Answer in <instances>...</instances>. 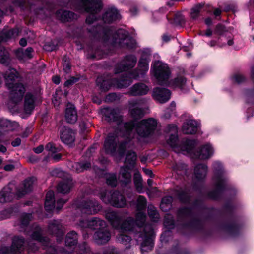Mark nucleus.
Returning a JSON list of instances; mask_svg holds the SVG:
<instances>
[{"label": "nucleus", "instance_id": "nucleus-22", "mask_svg": "<svg viewBox=\"0 0 254 254\" xmlns=\"http://www.w3.org/2000/svg\"><path fill=\"white\" fill-rule=\"evenodd\" d=\"M137 62L136 58L133 55L126 56L120 64L121 71H126L133 67Z\"/></svg>", "mask_w": 254, "mask_h": 254}, {"label": "nucleus", "instance_id": "nucleus-5", "mask_svg": "<svg viewBox=\"0 0 254 254\" xmlns=\"http://www.w3.org/2000/svg\"><path fill=\"white\" fill-rule=\"evenodd\" d=\"M100 198L105 203L110 204L116 207H123L126 205V198L118 191L102 192Z\"/></svg>", "mask_w": 254, "mask_h": 254}, {"label": "nucleus", "instance_id": "nucleus-12", "mask_svg": "<svg viewBox=\"0 0 254 254\" xmlns=\"http://www.w3.org/2000/svg\"><path fill=\"white\" fill-rule=\"evenodd\" d=\"M142 100H133L129 102V108L130 115L134 119L141 118L143 116V111L141 105Z\"/></svg>", "mask_w": 254, "mask_h": 254}, {"label": "nucleus", "instance_id": "nucleus-43", "mask_svg": "<svg viewBox=\"0 0 254 254\" xmlns=\"http://www.w3.org/2000/svg\"><path fill=\"white\" fill-rule=\"evenodd\" d=\"M148 214L150 219L154 222L157 221L159 219V215L156 208L152 205L148 207Z\"/></svg>", "mask_w": 254, "mask_h": 254}, {"label": "nucleus", "instance_id": "nucleus-61", "mask_svg": "<svg viewBox=\"0 0 254 254\" xmlns=\"http://www.w3.org/2000/svg\"><path fill=\"white\" fill-rule=\"evenodd\" d=\"M226 31V27L220 24H218L215 28V32L219 35L223 34Z\"/></svg>", "mask_w": 254, "mask_h": 254}, {"label": "nucleus", "instance_id": "nucleus-9", "mask_svg": "<svg viewBox=\"0 0 254 254\" xmlns=\"http://www.w3.org/2000/svg\"><path fill=\"white\" fill-rule=\"evenodd\" d=\"M24 244V239L18 237H14L10 249L6 246H3L0 250V254H16L20 253Z\"/></svg>", "mask_w": 254, "mask_h": 254}, {"label": "nucleus", "instance_id": "nucleus-31", "mask_svg": "<svg viewBox=\"0 0 254 254\" xmlns=\"http://www.w3.org/2000/svg\"><path fill=\"white\" fill-rule=\"evenodd\" d=\"M212 147L209 145L202 146L199 152L196 154V157L200 159H207L212 154Z\"/></svg>", "mask_w": 254, "mask_h": 254}, {"label": "nucleus", "instance_id": "nucleus-40", "mask_svg": "<svg viewBox=\"0 0 254 254\" xmlns=\"http://www.w3.org/2000/svg\"><path fill=\"white\" fill-rule=\"evenodd\" d=\"M204 8V4H197L191 9L190 17L193 19H196L200 15L202 9Z\"/></svg>", "mask_w": 254, "mask_h": 254}, {"label": "nucleus", "instance_id": "nucleus-10", "mask_svg": "<svg viewBox=\"0 0 254 254\" xmlns=\"http://www.w3.org/2000/svg\"><path fill=\"white\" fill-rule=\"evenodd\" d=\"M117 132H119V131H116V135H114L112 134L111 133H110L109 135L108 136L107 138L105 141L104 148L105 150V152L107 154H110L111 155H114L116 151V138L119 135V134L117 133ZM121 136L125 137H126L128 140H130L131 138L133 137V135L131 134V137L130 138L129 137V136L128 135H120Z\"/></svg>", "mask_w": 254, "mask_h": 254}, {"label": "nucleus", "instance_id": "nucleus-34", "mask_svg": "<svg viewBox=\"0 0 254 254\" xmlns=\"http://www.w3.org/2000/svg\"><path fill=\"white\" fill-rule=\"evenodd\" d=\"M207 166L203 164H199L194 169V174L198 179L205 178L207 173Z\"/></svg>", "mask_w": 254, "mask_h": 254}, {"label": "nucleus", "instance_id": "nucleus-41", "mask_svg": "<svg viewBox=\"0 0 254 254\" xmlns=\"http://www.w3.org/2000/svg\"><path fill=\"white\" fill-rule=\"evenodd\" d=\"M31 1H33L34 4L37 2L36 0H14L13 3L20 7H29L31 9L32 5V3L31 2Z\"/></svg>", "mask_w": 254, "mask_h": 254}, {"label": "nucleus", "instance_id": "nucleus-11", "mask_svg": "<svg viewBox=\"0 0 254 254\" xmlns=\"http://www.w3.org/2000/svg\"><path fill=\"white\" fill-rule=\"evenodd\" d=\"M101 208V206L95 200H88L83 203L81 210L83 213L92 215L98 212Z\"/></svg>", "mask_w": 254, "mask_h": 254}, {"label": "nucleus", "instance_id": "nucleus-1", "mask_svg": "<svg viewBox=\"0 0 254 254\" xmlns=\"http://www.w3.org/2000/svg\"><path fill=\"white\" fill-rule=\"evenodd\" d=\"M18 76V73L13 68L9 69L4 76L5 85L10 90V99L8 103L9 108L12 109L20 103L25 92L23 84L15 83V79L17 78Z\"/></svg>", "mask_w": 254, "mask_h": 254}, {"label": "nucleus", "instance_id": "nucleus-32", "mask_svg": "<svg viewBox=\"0 0 254 254\" xmlns=\"http://www.w3.org/2000/svg\"><path fill=\"white\" fill-rule=\"evenodd\" d=\"M34 107V98L30 93H27L25 97L24 110L26 113H30Z\"/></svg>", "mask_w": 254, "mask_h": 254}, {"label": "nucleus", "instance_id": "nucleus-13", "mask_svg": "<svg viewBox=\"0 0 254 254\" xmlns=\"http://www.w3.org/2000/svg\"><path fill=\"white\" fill-rule=\"evenodd\" d=\"M153 97L161 103L167 102L170 98V91L164 88L156 87L153 89Z\"/></svg>", "mask_w": 254, "mask_h": 254}, {"label": "nucleus", "instance_id": "nucleus-6", "mask_svg": "<svg viewBox=\"0 0 254 254\" xmlns=\"http://www.w3.org/2000/svg\"><path fill=\"white\" fill-rule=\"evenodd\" d=\"M157 122L153 119L143 120L137 124L136 131L141 137H147L155 129Z\"/></svg>", "mask_w": 254, "mask_h": 254}, {"label": "nucleus", "instance_id": "nucleus-21", "mask_svg": "<svg viewBox=\"0 0 254 254\" xmlns=\"http://www.w3.org/2000/svg\"><path fill=\"white\" fill-rule=\"evenodd\" d=\"M197 131V125L196 121L190 120L184 123L182 126V131L187 134H192Z\"/></svg>", "mask_w": 254, "mask_h": 254}, {"label": "nucleus", "instance_id": "nucleus-60", "mask_svg": "<svg viewBox=\"0 0 254 254\" xmlns=\"http://www.w3.org/2000/svg\"><path fill=\"white\" fill-rule=\"evenodd\" d=\"M46 150L48 151L51 152L52 153H55L58 151V149L55 147V145L51 142H49L46 145Z\"/></svg>", "mask_w": 254, "mask_h": 254}, {"label": "nucleus", "instance_id": "nucleus-28", "mask_svg": "<svg viewBox=\"0 0 254 254\" xmlns=\"http://www.w3.org/2000/svg\"><path fill=\"white\" fill-rule=\"evenodd\" d=\"M119 18L117 10L114 8L108 9L104 14L103 19L105 23H110Z\"/></svg>", "mask_w": 254, "mask_h": 254}, {"label": "nucleus", "instance_id": "nucleus-49", "mask_svg": "<svg viewBox=\"0 0 254 254\" xmlns=\"http://www.w3.org/2000/svg\"><path fill=\"white\" fill-rule=\"evenodd\" d=\"M31 220V215L29 214H23L20 218V225L21 227L26 226Z\"/></svg>", "mask_w": 254, "mask_h": 254}, {"label": "nucleus", "instance_id": "nucleus-4", "mask_svg": "<svg viewBox=\"0 0 254 254\" xmlns=\"http://www.w3.org/2000/svg\"><path fill=\"white\" fill-rule=\"evenodd\" d=\"M83 9L85 11L90 13L86 18L87 24H91L97 20L96 14L101 10L102 4L101 0H81Z\"/></svg>", "mask_w": 254, "mask_h": 254}, {"label": "nucleus", "instance_id": "nucleus-53", "mask_svg": "<svg viewBox=\"0 0 254 254\" xmlns=\"http://www.w3.org/2000/svg\"><path fill=\"white\" fill-rule=\"evenodd\" d=\"M153 246V243L150 239H148L147 241H144L141 244V251L142 253L144 252H147L148 251H151Z\"/></svg>", "mask_w": 254, "mask_h": 254}, {"label": "nucleus", "instance_id": "nucleus-38", "mask_svg": "<svg viewBox=\"0 0 254 254\" xmlns=\"http://www.w3.org/2000/svg\"><path fill=\"white\" fill-rule=\"evenodd\" d=\"M136 155L134 152L129 151L127 152L126 159L125 164L126 166L133 167L136 160Z\"/></svg>", "mask_w": 254, "mask_h": 254}, {"label": "nucleus", "instance_id": "nucleus-39", "mask_svg": "<svg viewBox=\"0 0 254 254\" xmlns=\"http://www.w3.org/2000/svg\"><path fill=\"white\" fill-rule=\"evenodd\" d=\"M134 225V222L133 218H128L119 226V229L123 231H130L131 230Z\"/></svg>", "mask_w": 254, "mask_h": 254}, {"label": "nucleus", "instance_id": "nucleus-51", "mask_svg": "<svg viewBox=\"0 0 254 254\" xmlns=\"http://www.w3.org/2000/svg\"><path fill=\"white\" fill-rule=\"evenodd\" d=\"M63 66L64 71L68 73L71 70V64L69 59L67 56H64L63 60Z\"/></svg>", "mask_w": 254, "mask_h": 254}, {"label": "nucleus", "instance_id": "nucleus-20", "mask_svg": "<svg viewBox=\"0 0 254 254\" xmlns=\"http://www.w3.org/2000/svg\"><path fill=\"white\" fill-rule=\"evenodd\" d=\"M19 30L15 28L11 29H4L0 33V41L6 42L7 40L15 38L18 36Z\"/></svg>", "mask_w": 254, "mask_h": 254}, {"label": "nucleus", "instance_id": "nucleus-33", "mask_svg": "<svg viewBox=\"0 0 254 254\" xmlns=\"http://www.w3.org/2000/svg\"><path fill=\"white\" fill-rule=\"evenodd\" d=\"M13 194L9 188H4L0 192V202L4 203L12 200Z\"/></svg>", "mask_w": 254, "mask_h": 254}, {"label": "nucleus", "instance_id": "nucleus-27", "mask_svg": "<svg viewBox=\"0 0 254 254\" xmlns=\"http://www.w3.org/2000/svg\"><path fill=\"white\" fill-rule=\"evenodd\" d=\"M34 181V178H30L26 179L24 181L23 183V187L21 188L22 190L21 191L19 189L17 191V195L18 197H21L31 191Z\"/></svg>", "mask_w": 254, "mask_h": 254}, {"label": "nucleus", "instance_id": "nucleus-2", "mask_svg": "<svg viewBox=\"0 0 254 254\" xmlns=\"http://www.w3.org/2000/svg\"><path fill=\"white\" fill-rule=\"evenodd\" d=\"M104 113L105 117L109 122H116L120 128L119 132H117L119 135H128L129 138L131 137V132L135 125L132 122L123 124L122 122L121 116L119 115V110L117 109L106 108L104 109Z\"/></svg>", "mask_w": 254, "mask_h": 254}, {"label": "nucleus", "instance_id": "nucleus-62", "mask_svg": "<svg viewBox=\"0 0 254 254\" xmlns=\"http://www.w3.org/2000/svg\"><path fill=\"white\" fill-rule=\"evenodd\" d=\"M118 99L117 94L115 93L109 94L105 98V101L107 102H113Z\"/></svg>", "mask_w": 254, "mask_h": 254}, {"label": "nucleus", "instance_id": "nucleus-54", "mask_svg": "<svg viewBox=\"0 0 254 254\" xmlns=\"http://www.w3.org/2000/svg\"><path fill=\"white\" fill-rule=\"evenodd\" d=\"M104 225H105V222L104 221L101 220L99 219L95 218L89 221L88 226L92 229H94L95 226H98V225L102 226Z\"/></svg>", "mask_w": 254, "mask_h": 254}, {"label": "nucleus", "instance_id": "nucleus-64", "mask_svg": "<svg viewBox=\"0 0 254 254\" xmlns=\"http://www.w3.org/2000/svg\"><path fill=\"white\" fill-rule=\"evenodd\" d=\"M55 45L52 43H47L44 46V49L47 51H52L55 49Z\"/></svg>", "mask_w": 254, "mask_h": 254}, {"label": "nucleus", "instance_id": "nucleus-55", "mask_svg": "<svg viewBox=\"0 0 254 254\" xmlns=\"http://www.w3.org/2000/svg\"><path fill=\"white\" fill-rule=\"evenodd\" d=\"M164 225L168 229H172L174 227V222L170 215L167 214L165 216Z\"/></svg>", "mask_w": 254, "mask_h": 254}, {"label": "nucleus", "instance_id": "nucleus-63", "mask_svg": "<svg viewBox=\"0 0 254 254\" xmlns=\"http://www.w3.org/2000/svg\"><path fill=\"white\" fill-rule=\"evenodd\" d=\"M54 193L53 191L49 190L46 194L45 201L54 202Z\"/></svg>", "mask_w": 254, "mask_h": 254}, {"label": "nucleus", "instance_id": "nucleus-45", "mask_svg": "<svg viewBox=\"0 0 254 254\" xmlns=\"http://www.w3.org/2000/svg\"><path fill=\"white\" fill-rule=\"evenodd\" d=\"M142 178L140 174H135L134 176V183L136 189L139 193H141L142 191Z\"/></svg>", "mask_w": 254, "mask_h": 254}, {"label": "nucleus", "instance_id": "nucleus-30", "mask_svg": "<svg viewBox=\"0 0 254 254\" xmlns=\"http://www.w3.org/2000/svg\"><path fill=\"white\" fill-rule=\"evenodd\" d=\"M33 51V49L30 47L27 48L24 51L22 49H19L15 51V55L19 60L25 61L32 57Z\"/></svg>", "mask_w": 254, "mask_h": 254}, {"label": "nucleus", "instance_id": "nucleus-36", "mask_svg": "<svg viewBox=\"0 0 254 254\" xmlns=\"http://www.w3.org/2000/svg\"><path fill=\"white\" fill-rule=\"evenodd\" d=\"M77 243V234L75 231L68 233L66 237L65 244L66 246H72Z\"/></svg>", "mask_w": 254, "mask_h": 254}, {"label": "nucleus", "instance_id": "nucleus-35", "mask_svg": "<svg viewBox=\"0 0 254 254\" xmlns=\"http://www.w3.org/2000/svg\"><path fill=\"white\" fill-rule=\"evenodd\" d=\"M11 61L9 53L4 47L0 46V63L8 64Z\"/></svg>", "mask_w": 254, "mask_h": 254}, {"label": "nucleus", "instance_id": "nucleus-24", "mask_svg": "<svg viewBox=\"0 0 254 254\" xmlns=\"http://www.w3.org/2000/svg\"><path fill=\"white\" fill-rule=\"evenodd\" d=\"M56 17L62 22H67L77 18V16L73 12L69 11L60 10L56 13Z\"/></svg>", "mask_w": 254, "mask_h": 254}, {"label": "nucleus", "instance_id": "nucleus-57", "mask_svg": "<svg viewBox=\"0 0 254 254\" xmlns=\"http://www.w3.org/2000/svg\"><path fill=\"white\" fill-rule=\"evenodd\" d=\"M118 240L120 243L127 244L130 241L131 238L127 235L121 234L118 237Z\"/></svg>", "mask_w": 254, "mask_h": 254}, {"label": "nucleus", "instance_id": "nucleus-48", "mask_svg": "<svg viewBox=\"0 0 254 254\" xmlns=\"http://www.w3.org/2000/svg\"><path fill=\"white\" fill-rule=\"evenodd\" d=\"M185 164L182 163H176L173 166V168L178 174L183 175L186 173V168Z\"/></svg>", "mask_w": 254, "mask_h": 254}, {"label": "nucleus", "instance_id": "nucleus-37", "mask_svg": "<svg viewBox=\"0 0 254 254\" xmlns=\"http://www.w3.org/2000/svg\"><path fill=\"white\" fill-rule=\"evenodd\" d=\"M71 169L77 173L83 171L91 167L90 163L87 162L85 163H74L71 164Z\"/></svg>", "mask_w": 254, "mask_h": 254}, {"label": "nucleus", "instance_id": "nucleus-59", "mask_svg": "<svg viewBox=\"0 0 254 254\" xmlns=\"http://www.w3.org/2000/svg\"><path fill=\"white\" fill-rule=\"evenodd\" d=\"M128 143L126 142H122L120 144L119 149L118 150V152L120 156H123L124 154V152L127 148V147H128Z\"/></svg>", "mask_w": 254, "mask_h": 254}, {"label": "nucleus", "instance_id": "nucleus-8", "mask_svg": "<svg viewBox=\"0 0 254 254\" xmlns=\"http://www.w3.org/2000/svg\"><path fill=\"white\" fill-rule=\"evenodd\" d=\"M114 44L115 46L131 48L130 43L132 40L128 36V33L125 30H119L114 36Z\"/></svg>", "mask_w": 254, "mask_h": 254}, {"label": "nucleus", "instance_id": "nucleus-29", "mask_svg": "<svg viewBox=\"0 0 254 254\" xmlns=\"http://www.w3.org/2000/svg\"><path fill=\"white\" fill-rule=\"evenodd\" d=\"M129 170V168H127V166L123 167L121 168L119 179L123 184H127L131 181V174Z\"/></svg>", "mask_w": 254, "mask_h": 254}, {"label": "nucleus", "instance_id": "nucleus-26", "mask_svg": "<svg viewBox=\"0 0 254 254\" xmlns=\"http://www.w3.org/2000/svg\"><path fill=\"white\" fill-rule=\"evenodd\" d=\"M105 216L111 224L115 228H119L121 222V217L114 211H107Z\"/></svg>", "mask_w": 254, "mask_h": 254}, {"label": "nucleus", "instance_id": "nucleus-14", "mask_svg": "<svg viewBox=\"0 0 254 254\" xmlns=\"http://www.w3.org/2000/svg\"><path fill=\"white\" fill-rule=\"evenodd\" d=\"M48 231L56 236L58 241H61L63 239L64 232L62 226L59 221L56 220L51 221L48 225Z\"/></svg>", "mask_w": 254, "mask_h": 254}, {"label": "nucleus", "instance_id": "nucleus-58", "mask_svg": "<svg viewBox=\"0 0 254 254\" xmlns=\"http://www.w3.org/2000/svg\"><path fill=\"white\" fill-rule=\"evenodd\" d=\"M173 198L171 196H167L162 198L160 207L163 209L165 205H169L171 203Z\"/></svg>", "mask_w": 254, "mask_h": 254}, {"label": "nucleus", "instance_id": "nucleus-23", "mask_svg": "<svg viewBox=\"0 0 254 254\" xmlns=\"http://www.w3.org/2000/svg\"><path fill=\"white\" fill-rule=\"evenodd\" d=\"M148 91L147 87L143 83H137L130 89L129 94L132 96L142 95Z\"/></svg>", "mask_w": 254, "mask_h": 254}, {"label": "nucleus", "instance_id": "nucleus-17", "mask_svg": "<svg viewBox=\"0 0 254 254\" xmlns=\"http://www.w3.org/2000/svg\"><path fill=\"white\" fill-rule=\"evenodd\" d=\"M65 117L66 121L70 124H74L77 121V113L73 105L70 103L67 104Z\"/></svg>", "mask_w": 254, "mask_h": 254}, {"label": "nucleus", "instance_id": "nucleus-47", "mask_svg": "<svg viewBox=\"0 0 254 254\" xmlns=\"http://www.w3.org/2000/svg\"><path fill=\"white\" fill-rule=\"evenodd\" d=\"M31 237L33 240H36L38 243H43L44 242L45 244H47L48 242L47 239L43 238L41 236L40 229H38L36 231H34L32 234Z\"/></svg>", "mask_w": 254, "mask_h": 254}, {"label": "nucleus", "instance_id": "nucleus-3", "mask_svg": "<svg viewBox=\"0 0 254 254\" xmlns=\"http://www.w3.org/2000/svg\"><path fill=\"white\" fill-rule=\"evenodd\" d=\"M98 86L102 91H108L113 85L118 88H123L128 86L131 83L129 79L123 78L121 80L110 79L102 76L98 77L96 80Z\"/></svg>", "mask_w": 254, "mask_h": 254}, {"label": "nucleus", "instance_id": "nucleus-7", "mask_svg": "<svg viewBox=\"0 0 254 254\" xmlns=\"http://www.w3.org/2000/svg\"><path fill=\"white\" fill-rule=\"evenodd\" d=\"M153 70L158 84L160 85L166 84L170 74V71L167 65L160 62H155L153 66Z\"/></svg>", "mask_w": 254, "mask_h": 254}, {"label": "nucleus", "instance_id": "nucleus-42", "mask_svg": "<svg viewBox=\"0 0 254 254\" xmlns=\"http://www.w3.org/2000/svg\"><path fill=\"white\" fill-rule=\"evenodd\" d=\"M146 199L144 196L139 195L136 201V210L138 212H142L146 208Z\"/></svg>", "mask_w": 254, "mask_h": 254}, {"label": "nucleus", "instance_id": "nucleus-18", "mask_svg": "<svg viewBox=\"0 0 254 254\" xmlns=\"http://www.w3.org/2000/svg\"><path fill=\"white\" fill-rule=\"evenodd\" d=\"M166 132L169 135V138L167 139L168 144L171 147H175L178 138L177 127L175 125H168L166 129Z\"/></svg>", "mask_w": 254, "mask_h": 254}, {"label": "nucleus", "instance_id": "nucleus-16", "mask_svg": "<svg viewBox=\"0 0 254 254\" xmlns=\"http://www.w3.org/2000/svg\"><path fill=\"white\" fill-rule=\"evenodd\" d=\"M74 186V183L70 177H68L67 179H64L60 182L57 187L58 192L63 193L67 194L69 193Z\"/></svg>", "mask_w": 254, "mask_h": 254}, {"label": "nucleus", "instance_id": "nucleus-15", "mask_svg": "<svg viewBox=\"0 0 254 254\" xmlns=\"http://www.w3.org/2000/svg\"><path fill=\"white\" fill-rule=\"evenodd\" d=\"M60 137L63 142L71 144L75 141V132L70 128L64 127L61 131Z\"/></svg>", "mask_w": 254, "mask_h": 254}, {"label": "nucleus", "instance_id": "nucleus-25", "mask_svg": "<svg viewBox=\"0 0 254 254\" xmlns=\"http://www.w3.org/2000/svg\"><path fill=\"white\" fill-rule=\"evenodd\" d=\"M148 69V66L147 60L146 58H141L139 61L138 66V70H139L140 73H138L135 75H134L133 73L131 74L129 77H126V78L129 79L132 81L131 78H136L139 76V74H144Z\"/></svg>", "mask_w": 254, "mask_h": 254}, {"label": "nucleus", "instance_id": "nucleus-46", "mask_svg": "<svg viewBox=\"0 0 254 254\" xmlns=\"http://www.w3.org/2000/svg\"><path fill=\"white\" fill-rule=\"evenodd\" d=\"M1 126L8 131L13 130L18 127V124L16 122H12L8 120H5L1 123Z\"/></svg>", "mask_w": 254, "mask_h": 254}, {"label": "nucleus", "instance_id": "nucleus-19", "mask_svg": "<svg viewBox=\"0 0 254 254\" xmlns=\"http://www.w3.org/2000/svg\"><path fill=\"white\" fill-rule=\"evenodd\" d=\"M110 233L106 229H100L94 234V238L96 242L100 244L107 243L110 239Z\"/></svg>", "mask_w": 254, "mask_h": 254}, {"label": "nucleus", "instance_id": "nucleus-44", "mask_svg": "<svg viewBox=\"0 0 254 254\" xmlns=\"http://www.w3.org/2000/svg\"><path fill=\"white\" fill-rule=\"evenodd\" d=\"M214 182L218 189H221L224 186L226 179L222 174H217L214 178Z\"/></svg>", "mask_w": 254, "mask_h": 254}, {"label": "nucleus", "instance_id": "nucleus-52", "mask_svg": "<svg viewBox=\"0 0 254 254\" xmlns=\"http://www.w3.org/2000/svg\"><path fill=\"white\" fill-rule=\"evenodd\" d=\"M106 183L108 185L115 187L117 185V180L115 174H108L106 176Z\"/></svg>", "mask_w": 254, "mask_h": 254}, {"label": "nucleus", "instance_id": "nucleus-50", "mask_svg": "<svg viewBox=\"0 0 254 254\" xmlns=\"http://www.w3.org/2000/svg\"><path fill=\"white\" fill-rule=\"evenodd\" d=\"M146 216L142 212H138L136 215V224L141 226L145 221Z\"/></svg>", "mask_w": 254, "mask_h": 254}, {"label": "nucleus", "instance_id": "nucleus-56", "mask_svg": "<svg viewBox=\"0 0 254 254\" xmlns=\"http://www.w3.org/2000/svg\"><path fill=\"white\" fill-rule=\"evenodd\" d=\"M186 79L182 76L178 77L174 80V84L177 87H181L186 83Z\"/></svg>", "mask_w": 254, "mask_h": 254}]
</instances>
